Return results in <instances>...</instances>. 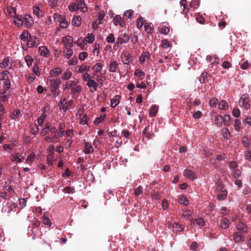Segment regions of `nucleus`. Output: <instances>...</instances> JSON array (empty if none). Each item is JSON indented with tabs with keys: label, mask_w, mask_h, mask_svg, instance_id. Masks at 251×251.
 <instances>
[{
	"label": "nucleus",
	"mask_w": 251,
	"mask_h": 251,
	"mask_svg": "<svg viewBox=\"0 0 251 251\" xmlns=\"http://www.w3.org/2000/svg\"><path fill=\"white\" fill-rule=\"evenodd\" d=\"M20 38L23 41H27V46L28 48H36L39 44V40L34 35H31L30 32H22Z\"/></svg>",
	"instance_id": "1"
},
{
	"label": "nucleus",
	"mask_w": 251,
	"mask_h": 251,
	"mask_svg": "<svg viewBox=\"0 0 251 251\" xmlns=\"http://www.w3.org/2000/svg\"><path fill=\"white\" fill-rule=\"evenodd\" d=\"M15 23L18 26L24 25L26 27H30L32 23V18L29 15H26L24 17L22 15H18L16 17V21Z\"/></svg>",
	"instance_id": "2"
},
{
	"label": "nucleus",
	"mask_w": 251,
	"mask_h": 251,
	"mask_svg": "<svg viewBox=\"0 0 251 251\" xmlns=\"http://www.w3.org/2000/svg\"><path fill=\"white\" fill-rule=\"evenodd\" d=\"M136 25L139 29H141L143 25L146 31H151L153 29V25L151 23H145V20L142 17L139 18L136 21Z\"/></svg>",
	"instance_id": "3"
},
{
	"label": "nucleus",
	"mask_w": 251,
	"mask_h": 251,
	"mask_svg": "<svg viewBox=\"0 0 251 251\" xmlns=\"http://www.w3.org/2000/svg\"><path fill=\"white\" fill-rule=\"evenodd\" d=\"M54 20L56 23H59L60 26L62 28H67L68 26V24L64 18L57 14L55 13L53 15Z\"/></svg>",
	"instance_id": "4"
},
{
	"label": "nucleus",
	"mask_w": 251,
	"mask_h": 251,
	"mask_svg": "<svg viewBox=\"0 0 251 251\" xmlns=\"http://www.w3.org/2000/svg\"><path fill=\"white\" fill-rule=\"evenodd\" d=\"M47 82L48 84L50 85V90L52 92H55L59 86L61 84V80L59 78L54 79H47Z\"/></svg>",
	"instance_id": "5"
},
{
	"label": "nucleus",
	"mask_w": 251,
	"mask_h": 251,
	"mask_svg": "<svg viewBox=\"0 0 251 251\" xmlns=\"http://www.w3.org/2000/svg\"><path fill=\"white\" fill-rule=\"evenodd\" d=\"M240 105L246 109H249L250 107V104L249 103V99L248 95H243L239 100Z\"/></svg>",
	"instance_id": "6"
},
{
	"label": "nucleus",
	"mask_w": 251,
	"mask_h": 251,
	"mask_svg": "<svg viewBox=\"0 0 251 251\" xmlns=\"http://www.w3.org/2000/svg\"><path fill=\"white\" fill-rule=\"evenodd\" d=\"M112 22L115 25L117 26L118 25H119L122 27H124L126 25L124 20L119 15H117L114 17L112 20Z\"/></svg>",
	"instance_id": "7"
},
{
	"label": "nucleus",
	"mask_w": 251,
	"mask_h": 251,
	"mask_svg": "<svg viewBox=\"0 0 251 251\" xmlns=\"http://www.w3.org/2000/svg\"><path fill=\"white\" fill-rule=\"evenodd\" d=\"M62 42L65 47H72L73 46V39L70 36H64L62 38Z\"/></svg>",
	"instance_id": "8"
},
{
	"label": "nucleus",
	"mask_w": 251,
	"mask_h": 251,
	"mask_svg": "<svg viewBox=\"0 0 251 251\" xmlns=\"http://www.w3.org/2000/svg\"><path fill=\"white\" fill-rule=\"evenodd\" d=\"M39 232L38 228H34L33 226H30L28 227V234L32 237L33 240H35L36 235Z\"/></svg>",
	"instance_id": "9"
},
{
	"label": "nucleus",
	"mask_w": 251,
	"mask_h": 251,
	"mask_svg": "<svg viewBox=\"0 0 251 251\" xmlns=\"http://www.w3.org/2000/svg\"><path fill=\"white\" fill-rule=\"evenodd\" d=\"M16 205L15 203L13 202L8 203L6 205L4 206L2 208V211L4 212L10 213L13 209L15 208Z\"/></svg>",
	"instance_id": "10"
},
{
	"label": "nucleus",
	"mask_w": 251,
	"mask_h": 251,
	"mask_svg": "<svg viewBox=\"0 0 251 251\" xmlns=\"http://www.w3.org/2000/svg\"><path fill=\"white\" fill-rule=\"evenodd\" d=\"M129 39V36L126 33L121 34L118 39L117 43L122 44L124 43H126L128 41Z\"/></svg>",
	"instance_id": "11"
},
{
	"label": "nucleus",
	"mask_w": 251,
	"mask_h": 251,
	"mask_svg": "<svg viewBox=\"0 0 251 251\" xmlns=\"http://www.w3.org/2000/svg\"><path fill=\"white\" fill-rule=\"evenodd\" d=\"M183 175L191 180H193L196 178L195 174L190 170H185L183 172Z\"/></svg>",
	"instance_id": "12"
},
{
	"label": "nucleus",
	"mask_w": 251,
	"mask_h": 251,
	"mask_svg": "<svg viewBox=\"0 0 251 251\" xmlns=\"http://www.w3.org/2000/svg\"><path fill=\"white\" fill-rule=\"evenodd\" d=\"M77 68L76 72L78 73H85L88 72L90 70V66H86L84 64H82L80 66H77L76 69Z\"/></svg>",
	"instance_id": "13"
},
{
	"label": "nucleus",
	"mask_w": 251,
	"mask_h": 251,
	"mask_svg": "<svg viewBox=\"0 0 251 251\" xmlns=\"http://www.w3.org/2000/svg\"><path fill=\"white\" fill-rule=\"evenodd\" d=\"M78 83V81H76L75 80H72L70 81H68L66 82V84L63 85V90H67L69 89L70 88H73L74 86L76 85V84Z\"/></svg>",
	"instance_id": "14"
},
{
	"label": "nucleus",
	"mask_w": 251,
	"mask_h": 251,
	"mask_svg": "<svg viewBox=\"0 0 251 251\" xmlns=\"http://www.w3.org/2000/svg\"><path fill=\"white\" fill-rule=\"evenodd\" d=\"M122 59L124 64L127 65L132 61L131 56L128 53H126L122 55Z\"/></svg>",
	"instance_id": "15"
},
{
	"label": "nucleus",
	"mask_w": 251,
	"mask_h": 251,
	"mask_svg": "<svg viewBox=\"0 0 251 251\" xmlns=\"http://www.w3.org/2000/svg\"><path fill=\"white\" fill-rule=\"evenodd\" d=\"M229 222L227 218L222 219L219 223V226L222 229H226L229 226Z\"/></svg>",
	"instance_id": "16"
},
{
	"label": "nucleus",
	"mask_w": 251,
	"mask_h": 251,
	"mask_svg": "<svg viewBox=\"0 0 251 251\" xmlns=\"http://www.w3.org/2000/svg\"><path fill=\"white\" fill-rule=\"evenodd\" d=\"M87 86L90 88H93L94 91H96L98 86V83L94 79H91L87 82Z\"/></svg>",
	"instance_id": "17"
},
{
	"label": "nucleus",
	"mask_w": 251,
	"mask_h": 251,
	"mask_svg": "<svg viewBox=\"0 0 251 251\" xmlns=\"http://www.w3.org/2000/svg\"><path fill=\"white\" fill-rule=\"evenodd\" d=\"M63 53L64 56L67 59H69L73 55V51L71 47H65V49L63 50Z\"/></svg>",
	"instance_id": "18"
},
{
	"label": "nucleus",
	"mask_w": 251,
	"mask_h": 251,
	"mask_svg": "<svg viewBox=\"0 0 251 251\" xmlns=\"http://www.w3.org/2000/svg\"><path fill=\"white\" fill-rule=\"evenodd\" d=\"M118 67V63L116 61H111L109 65V71L110 72H116V69Z\"/></svg>",
	"instance_id": "19"
},
{
	"label": "nucleus",
	"mask_w": 251,
	"mask_h": 251,
	"mask_svg": "<svg viewBox=\"0 0 251 251\" xmlns=\"http://www.w3.org/2000/svg\"><path fill=\"white\" fill-rule=\"evenodd\" d=\"M236 227L238 230L242 231L244 233L248 232L247 226L242 222H239L237 224Z\"/></svg>",
	"instance_id": "20"
},
{
	"label": "nucleus",
	"mask_w": 251,
	"mask_h": 251,
	"mask_svg": "<svg viewBox=\"0 0 251 251\" xmlns=\"http://www.w3.org/2000/svg\"><path fill=\"white\" fill-rule=\"evenodd\" d=\"M94 151L93 147L88 142L85 143L84 151L86 154L92 152Z\"/></svg>",
	"instance_id": "21"
},
{
	"label": "nucleus",
	"mask_w": 251,
	"mask_h": 251,
	"mask_svg": "<svg viewBox=\"0 0 251 251\" xmlns=\"http://www.w3.org/2000/svg\"><path fill=\"white\" fill-rule=\"evenodd\" d=\"M81 18L79 16H76L74 17L72 21V25L75 26H79L81 24Z\"/></svg>",
	"instance_id": "22"
},
{
	"label": "nucleus",
	"mask_w": 251,
	"mask_h": 251,
	"mask_svg": "<svg viewBox=\"0 0 251 251\" xmlns=\"http://www.w3.org/2000/svg\"><path fill=\"white\" fill-rule=\"evenodd\" d=\"M158 106L156 105L151 106L150 109L149 114L151 117H154L156 116L158 112Z\"/></svg>",
	"instance_id": "23"
},
{
	"label": "nucleus",
	"mask_w": 251,
	"mask_h": 251,
	"mask_svg": "<svg viewBox=\"0 0 251 251\" xmlns=\"http://www.w3.org/2000/svg\"><path fill=\"white\" fill-rule=\"evenodd\" d=\"M39 52L41 55L43 56H47L49 53L48 48L45 46H41L39 48Z\"/></svg>",
	"instance_id": "24"
},
{
	"label": "nucleus",
	"mask_w": 251,
	"mask_h": 251,
	"mask_svg": "<svg viewBox=\"0 0 251 251\" xmlns=\"http://www.w3.org/2000/svg\"><path fill=\"white\" fill-rule=\"evenodd\" d=\"M234 240L236 243H239L244 240L243 236L239 232H235L234 234Z\"/></svg>",
	"instance_id": "25"
},
{
	"label": "nucleus",
	"mask_w": 251,
	"mask_h": 251,
	"mask_svg": "<svg viewBox=\"0 0 251 251\" xmlns=\"http://www.w3.org/2000/svg\"><path fill=\"white\" fill-rule=\"evenodd\" d=\"M214 121L215 123V124L219 127H220L222 126L223 122V119L222 117V116L221 115H217L214 118Z\"/></svg>",
	"instance_id": "26"
},
{
	"label": "nucleus",
	"mask_w": 251,
	"mask_h": 251,
	"mask_svg": "<svg viewBox=\"0 0 251 251\" xmlns=\"http://www.w3.org/2000/svg\"><path fill=\"white\" fill-rule=\"evenodd\" d=\"M227 191L226 190L222 191L217 196V198L218 200L223 201L226 199L227 196Z\"/></svg>",
	"instance_id": "27"
},
{
	"label": "nucleus",
	"mask_w": 251,
	"mask_h": 251,
	"mask_svg": "<svg viewBox=\"0 0 251 251\" xmlns=\"http://www.w3.org/2000/svg\"><path fill=\"white\" fill-rule=\"evenodd\" d=\"M223 136L226 139H229L231 137V134L227 128H224L222 130Z\"/></svg>",
	"instance_id": "28"
},
{
	"label": "nucleus",
	"mask_w": 251,
	"mask_h": 251,
	"mask_svg": "<svg viewBox=\"0 0 251 251\" xmlns=\"http://www.w3.org/2000/svg\"><path fill=\"white\" fill-rule=\"evenodd\" d=\"M119 96H116L114 98L111 100V106L113 108L116 107L119 103Z\"/></svg>",
	"instance_id": "29"
},
{
	"label": "nucleus",
	"mask_w": 251,
	"mask_h": 251,
	"mask_svg": "<svg viewBox=\"0 0 251 251\" xmlns=\"http://www.w3.org/2000/svg\"><path fill=\"white\" fill-rule=\"evenodd\" d=\"M150 57V54L149 52H145L142 54L140 57V62L142 64L145 62L146 59H149Z\"/></svg>",
	"instance_id": "30"
},
{
	"label": "nucleus",
	"mask_w": 251,
	"mask_h": 251,
	"mask_svg": "<svg viewBox=\"0 0 251 251\" xmlns=\"http://www.w3.org/2000/svg\"><path fill=\"white\" fill-rule=\"evenodd\" d=\"M234 129L237 131L239 132L241 128V121L239 119H235L234 120Z\"/></svg>",
	"instance_id": "31"
},
{
	"label": "nucleus",
	"mask_w": 251,
	"mask_h": 251,
	"mask_svg": "<svg viewBox=\"0 0 251 251\" xmlns=\"http://www.w3.org/2000/svg\"><path fill=\"white\" fill-rule=\"evenodd\" d=\"M143 133L144 136L150 139L151 138L152 136V134L150 132V126H147L143 131Z\"/></svg>",
	"instance_id": "32"
},
{
	"label": "nucleus",
	"mask_w": 251,
	"mask_h": 251,
	"mask_svg": "<svg viewBox=\"0 0 251 251\" xmlns=\"http://www.w3.org/2000/svg\"><path fill=\"white\" fill-rule=\"evenodd\" d=\"M73 101L69 100L68 102H65L62 106H60V109L63 110L64 112H66L69 107L72 105Z\"/></svg>",
	"instance_id": "33"
},
{
	"label": "nucleus",
	"mask_w": 251,
	"mask_h": 251,
	"mask_svg": "<svg viewBox=\"0 0 251 251\" xmlns=\"http://www.w3.org/2000/svg\"><path fill=\"white\" fill-rule=\"evenodd\" d=\"M134 75L140 79H143L145 75V74L140 69H137L135 70Z\"/></svg>",
	"instance_id": "34"
},
{
	"label": "nucleus",
	"mask_w": 251,
	"mask_h": 251,
	"mask_svg": "<svg viewBox=\"0 0 251 251\" xmlns=\"http://www.w3.org/2000/svg\"><path fill=\"white\" fill-rule=\"evenodd\" d=\"M85 42V40H83L81 39H79L77 41V44L82 50H86L87 48V46Z\"/></svg>",
	"instance_id": "35"
},
{
	"label": "nucleus",
	"mask_w": 251,
	"mask_h": 251,
	"mask_svg": "<svg viewBox=\"0 0 251 251\" xmlns=\"http://www.w3.org/2000/svg\"><path fill=\"white\" fill-rule=\"evenodd\" d=\"M46 107L44 110V113L38 119V123L39 125L41 126L43 124L45 120L47 117V114H45Z\"/></svg>",
	"instance_id": "36"
},
{
	"label": "nucleus",
	"mask_w": 251,
	"mask_h": 251,
	"mask_svg": "<svg viewBox=\"0 0 251 251\" xmlns=\"http://www.w3.org/2000/svg\"><path fill=\"white\" fill-rule=\"evenodd\" d=\"M178 202L181 204L187 205L188 204V201L187 198L185 196H181L178 198Z\"/></svg>",
	"instance_id": "37"
},
{
	"label": "nucleus",
	"mask_w": 251,
	"mask_h": 251,
	"mask_svg": "<svg viewBox=\"0 0 251 251\" xmlns=\"http://www.w3.org/2000/svg\"><path fill=\"white\" fill-rule=\"evenodd\" d=\"M72 75V73L69 70H66L63 74L62 76V79L64 80L69 79Z\"/></svg>",
	"instance_id": "38"
},
{
	"label": "nucleus",
	"mask_w": 251,
	"mask_h": 251,
	"mask_svg": "<svg viewBox=\"0 0 251 251\" xmlns=\"http://www.w3.org/2000/svg\"><path fill=\"white\" fill-rule=\"evenodd\" d=\"M85 41L89 44L92 43L95 40V36L93 33H89L84 38Z\"/></svg>",
	"instance_id": "39"
},
{
	"label": "nucleus",
	"mask_w": 251,
	"mask_h": 251,
	"mask_svg": "<svg viewBox=\"0 0 251 251\" xmlns=\"http://www.w3.org/2000/svg\"><path fill=\"white\" fill-rule=\"evenodd\" d=\"M104 17L105 13L103 11H100L98 13V19L97 20L99 21V24H103Z\"/></svg>",
	"instance_id": "40"
},
{
	"label": "nucleus",
	"mask_w": 251,
	"mask_h": 251,
	"mask_svg": "<svg viewBox=\"0 0 251 251\" xmlns=\"http://www.w3.org/2000/svg\"><path fill=\"white\" fill-rule=\"evenodd\" d=\"M218 108L220 110L226 109L228 108V104L226 101L222 100L219 103Z\"/></svg>",
	"instance_id": "41"
},
{
	"label": "nucleus",
	"mask_w": 251,
	"mask_h": 251,
	"mask_svg": "<svg viewBox=\"0 0 251 251\" xmlns=\"http://www.w3.org/2000/svg\"><path fill=\"white\" fill-rule=\"evenodd\" d=\"M102 69V65L100 63H96L93 68L95 73H100Z\"/></svg>",
	"instance_id": "42"
},
{
	"label": "nucleus",
	"mask_w": 251,
	"mask_h": 251,
	"mask_svg": "<svg viewBox=\"0 0 251 251\" xmlns=\"http://www.w3.org/2000/svg\"><path fill=\"white\" fill-rule=\"evenodd\" d=\"M223 119V124L225 126H227L229 125V122L230 120L231 117L229 115L225 114L224 116H222Z\"/></svg>",
	"instance_id": "43"
},
{
	"label": "nucleus",
	"mask_w": 251,
	"mask_h": 251,
	"mask_svg": "<svg viewBox=\"0 0 251 251\" xmlns=\"http://www.w3.org/2000/svg\"><path fill=\"white\" fill-rule=\"evenodd\" d=\"M168 24L161 25L158 27L159 31H170V29L169 26H167Z\"/></svg>",
	"instance_id": "44"
},
{
	"label": "nucleus",
	"mask_w": 251,
	"mask_h": 251,
	"mask_svg": "<svg viewBox=\"0 0 251 251\" xmlns=\"http://www.w3.org/2000/svg\"><path fill=\"white\" fill-rule=\"evenodd\" d=\"M133 13L134 11L131 9L126 10L124 13V17L125 19L130 18L133 15Z\"/></svg>",
	"instance_id": "45"
},
{
	"label": "nucleus",
	"mask_w": 251,
	"mask_h": 251,
	"mask_svg": "<svg viewBox=\"0 0 251 251\" xmlns=\"http://www.w3.org/2000/svg\"><path fill=\"white\" fill-rule=\"evenodd\" d=\"M184 229L181 226L177 223H175L173 226V230L174 231H182Z\"/></svg>",
	"instance_id": "46"
},
{
	"label": "nucleus",
	"mask_w": 251,
	"mask_h": 251,
	"mask_svg": "<svg viewBox=\"0 0 251 251\" xmlns=\"http://www.w3.org/2000/svg\"><path fill=\"white\" fill-rule=\"evenodd\" d=\"M79 8V3L75 2L73 3L69 7V9L71 11H75Z\"/></svg>",
	"instance_id": "47"
},
{
	"label": "nucleus",
	"mask_w": 251,
	"mask_h": 251,
	"mask_svg": "<svg viewBox=\"0 0 251 251\" xmlns=\"http://www.w3.org/2000/svg\"><path fill=\"white\" fill-rule=\"evenodd\" d=\"M25 60L28 67L31 66L33 61V58L29 55H27L25 57Z\"/></svg>",
	"instance_id": "48"
},
{
	"label": "nucleus",
	"mask_w": 251,
	"mask_h": 251,
	"mask_svg": "<svg viewBox=\"0 0 251 251\" xmlns=\"http://www.w3.org/2000/svg\"><path fill=\"white\" fill-rule=\"evenodd\" d=\"M9 63V59L8 57L5 58L2 62L0 64V67L2 68H6Z\"/></svg>",
	"instance_id": "49"
},
{
	"label": "nucleus",
	"mask_w": 251,
	"mask_h": 251,
	"mask_svg": "<svg viewBox=\"0 0 251 251\" xmlns=\"http://www.w3.org/2000/svg\"><path fill=\"white\" fill-rule=\"evenodd\" d=\"M82 78L84 81L88 82V81L92 79V77L90 74H88V72H86L82 75Z\"/></svg>",
	"instance_id": "50"
},
{
	"label": "nucleus",
	"mask_w": 251,
	"mask_h": 251,
	"mask_svg": "<svg viewBox=\"0 0 251 251\" xmlns=\"http://www.w3.org/2000/svg\"><path fill=\"white\" fill-rule=\"evenodd\" d=\"M161 46L163 49H166L170 47V44L168 40L163 39L162 40Z\"/></svg>",
	"instance_id": "51"
},
{
	"label": "nucleus",
	"mask_w": 251,
	"mask_h": 251,
	"mask_svg": "<svg viewBox=\"0 0 251 251\" xmlns=\"http://www.w3.org/2000/svg\"><path fill=\"white\" fill-rule=\"evenodd\" d=\"M219 100L215 98H212L209 101L210 106L212 107H216Z\"/></svg>",
	"instance_id": "52"
},
{
	"label": "nucleus",
	"mask_w": 251,
	"mask_h": 251,
	"mask_svg": "<svg viewBox=\"0 0 251 251\" xmlns=\"http://www.w3.org/2000/svg\"><path fill=\"white\" fill-rule=\"evenodd\" d=\"M20 111L19 109H15L13 111L12 114L11 115V118L12 119H15L20 116Z\"/></svg>",
	"instance_id": "53"
},
{
	"label": "nucleus",
	"mask_w": 251,
	"mask_h": 251,
	"mask_svg": "<svg viewBox=\"0 0 251 251\" xmlns=\"http://www.w3.org/2000/svg\"><path fill=\"white\" fill-rule=\"evenodd\" d=\"M82 90V88L80 85H77L75 87L71 88V93L73 94L80 92Z\"/></svg>",
	"instance_id": "54"
},
{
	"label": "nucleus",
	"mask_w": 251,
	"mask_h": 251,
	"mask_svg": "<svg viewBox=\"0 0 251 251\" xmlns=\"http://www.w3.org/2000/svg\"><path fill=\"white\" fill-rule=\"evenodd\" d=\"M16 8L13 7H10V9L8 10V13L10 16L11 17H14L16 19V17L18 15H16Z\"/></svg>",
	"instance_id": "55"
},
{
	"label": "nucleus",
	"mask_w": 251,
	"mask_h": 251,
	"mask_svg": "<svg viewBox=\"0 0 251 251\" xmlns=\"http://www.w3.org/2000/svg\"><path fill=\"white\" fill-rule=\"evenodd\" d=\"M143 187L141 186H139L135 189L134 194L136 196H139L140 195L143 193Z\"/></svg>",
	"instance_id": "56"
},
{
	"label": "nucleus",
	"mask_w": 251,
	"mask_h": 251,
	"mask_svg": "<svg viewBox=\"0 0 251 251\" xmlns=\"http://www.w3.org/2000/svg\"><path fill=\"white\" fill-rule=\"evenodd\" d=\"M88 57V53L86 52L83 51L79 53L78 58L80 60H84Z\"/></svg>",
	"instance_id": "57"
},
{
	"label": "nucleus",
	"mask_w": 251,
	"mask_h": 251,
	"mask_svg": "<svg viewBox=\"0 0 251 251\" xmlns=\"http://www.w3.org/2000/svg\"><path fill=\"white\" fill-rule=\"evenodd\" d=\"M199 5V2L197 0H192L190 3V6L191 8L196 9Z\"/></svg>",
	"instance_id": "58"
},
{
	"label": "nucleus",
	"mask_w": 251,
	"mask_h": 251,
	"mask_svg": "<svg viewBox=\"0 0 251 251\" xmlns=\"http://www.w3.org/2000/svg\"><path fill=\"white\" fill-rule=\"evenodd\" d=\"M74 189L70 186H66L64 188L63 191L65 193H72L74 192Z\"/></svg>",
	"instance_id": "59"
},
{
	"label": "nucleus",
	"mask_w": 251,
	"mask_h": 251,
	"mask_svg": "<svg viewBox=\"0 0 251 251\" xmlns=\"http://www.w3.org/2000/svg\"><path fill=\"white\" fill-rule=\"evenodd\" d=\"M199 245L196 242H192L190 245V249L194 251H196Z\"/></svg>",
	"instance_id": "60"
},
{
	"label": "nucleus",
	"mask_w": 251,
	"mask_h": 251,
	"mask_svg": "<svg viewBox=\"0 0 251 251\" xmlns=\"http://www.w3.org/2000/svg\"><path fill=\"white\" fill-rule=\"evenodd\" d=\"M115 37L113 34H110L107 37L106 40L109 43H113L115 42Z\"/></svg>",
	"instance_id": "61"
},
{
	"label": "nucleus",
	"mask_w": 251,
	"mask_h": 251,
	"mask_svg": "<svg viewBox=\"0 0 251 251\" xmlns=\"http://www.w3.org/2000/svg\"><path fill=\"white\" fill-rule=\"evenodd\" d=\"M9 74V72L8 71H4L2 73L0 74V80H2L5 79L6 76Z\"/></svg>",
	"instance_id": "62"
},
{
	"label": "nucleus",
	"mask_w": 251,
	"mask_h": 251,
	"mask_svg": "<svg viewBox=\"0 0 251 251\" xmlns=\"http://www.w3.org/2000/svg\"><path fill=\"white\" fill-rule=\"evenodd\" d=\"M77 63V59L76 57H73L71 60L68 61L69 65H75Z\"/></svg>",
	"instance_id": "63"
},
{
	"label": "nucleus",
	"mask_w": 251,
	"mask_h": 251,
	"mask_svg": "<svg viewBox=\"0 0 251 251\" xmlns=\"http://www.w3.org/2000/svg\"><path fill=\"white\" fill-rule=\"evenodd\" d=\"M244 156L246 160L251 161V151L247 150L245 153Z\"/></svg>",
	"instance_id": "64"
}]
</instances>
